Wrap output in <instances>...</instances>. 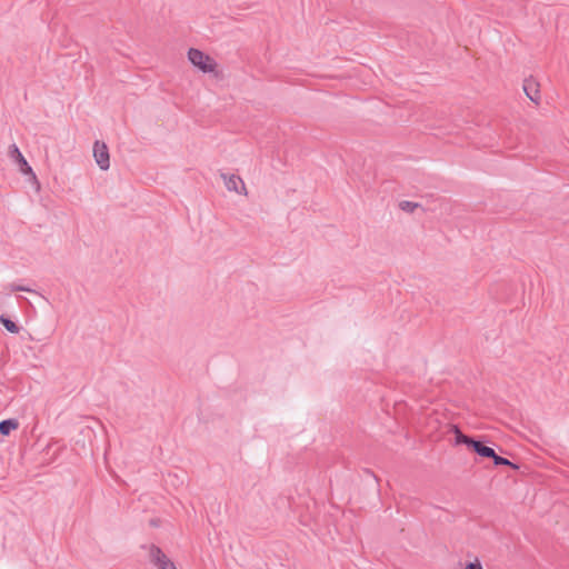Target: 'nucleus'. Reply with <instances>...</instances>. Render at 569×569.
<instances>
[{"instance_id":"obj_11","label":"nucleus","mask_w":569,"mask_h":569,"mask_svg":"<svg viewBox=\"0 0 569 569\" xmlns=\"http://www.w3.org/2000/svg\"><path fill=\"white\" fill-rule=\"evenodd\" d=\"M490 459H492L495 466H508L511 467L512 469L519 468L518 465L511 462L509 459L505 457L497 455L496 452L493 457H490Z\"/></svg>"},{"instance_id":"obj_13","label":"nucleus","mask_w":569,"mask_h":569,"mask_svg":"<svg viewBox=\"0 0 569 569\" xmlns=\"http://www.w3.org/2000/svg\"><path fill=\"white\" fill-rule=\"evenodd\" d=\"M10 289H11V291H24V292L36 293V295L40 296L42 299H44L46 301H48L46 297H43L42 295H40L36 290H33V289H31L29 287H26V286H19V284H13L12 283V284H10Z\"/></svg>"},{"instance_id":"obj_12","label":"nucleus","mask_w":569,"mask_h":569,"mask_svg":"<svg viewBox=\"0 0 569 569\" xmlns=\"http://www.w3.org/2000/svg\"><path fill=\"white\" fill-rule=\"evenodd\" d=\"M420 204L413 201L403 200L399 203V208L406 212H413Z\"/></svg>"},{"instance_id":"obj_6","label":"nucleus","mask_w":569,"mask_h":569,"mask_svg":"<svg viewBox=\"0 0 569 569\" xmlns=\"http://www.w3.org/2000/svg\"><path fill=\"white\" fill-rule=\"evenodd\" d=\"M523 91H525L526 96L532 102H535V103L539 102V99H540L539 84L536 82V80H533L532 78L525 79V81H523Z\"/></svg>"},{"instance_id":"obj_4","label":"nucleus","mask_w":569,"mask_h":569,"mask_svg":"<svg viewBox=\"0 0 569 569\" xmlns=\"http://www.w3.org/2000/svg\"><path fill=\"white\" fill-rule=\"evenodd\" d=\"M150 558L158 569H177L176 565L166 556L161 548L154 545L151 546Z\"/></svg>"},{"instance_id":"obj_3","label":"nucleus","mask_w":569,"mask_h":569,"mask_svg":"<svg viewBox=\"0 0 569 569\" xmlns=\"http://www.w3.org/2000/svg\"><path fill=\"white\" fill-rule=\"evenodd\" d=\"M93 157L101 170H108L110 167V154L104 142L97 140L93 144Z\"/></svg>"},{"instance_id":"obj_2","label":"nucleus","mask_w":569,"mask_h":569,"mask_svg":"<svg viewBox=\"0 0 569 569\" xmlns=\"http://www.w3.org/2000/svg\"><path fill=\"white\" fill-rule=\"evenodd\" d=\"M9 156L11 159H13L18 166L19 170L24 176H30L32 180L37 181V176L33 172L31 166L28 163L21 151L19 150L18 146L16 143H12L9 147Z\"/></svg>"},{"instance_id":"obj_8","label":"nucleus","mask_w":569,"mask_h":569,"mask_svg":"<svg viewBox=\"0 0 569 569\" xmlns=\"http://www.w3.org/2000/svg\"><path fill=\"white\" fill-rule=\"evenodd\" d=\"M452 432L455 433V445H465L470 449L471 442H473L475 438L465 435L460 428L456 425L452 426Z\"/></svg>"},{"instance_id":"obj_7","label":"nucleus","mask_w":569,"mask_h":569,"mask_svg":"<svg viewBox=\"0 0 569 569\" xmlns=\"http://www.w3.org/2000/svg\"><path fill=\"white\" fill-rule=\"evenodd\" d=\"M470 450L482 458H490L495 456V449L486 446V443L481 440L475 439L471 442Z\"/></svg>"},{"instance_id":"obj_10","label":"nucleus","mask_w":569,"mask_h":569,"mask_svg":"<svg viewBox=\"0 0 569 569\" xmlns=\"http://www.w3.org/2000/svg\"><path fill=\"white\" fill-rule=\"evenodd\" d=\"M0 322L10 333H19L20 327L6 315L0 316Z\"/></svg>"},{"instance_id":"obj_5","label":"nucleus","mask_w":569,"mask_h":569,"mask_svg":"<svg viewBox=\"0 0 569 569\" xmlns=\"http://www.w3.org/2000/svg\"><path fill=\"white\" fill-rule=\"evenodd\" d=\"M221 178L223 179L224 186L229 191H234L237 193H242V191H246L244 182L239 176L221 173Z\"/></svg>"},{"instance_id":"obj_1","label":"nucleus","mask_w":569,"mask_h":569,"mask_svg":"<svg viewBox=\"0 0 569 569\" xmlns=\"http://www.w3.org/2000/svg\"><path fill=\"white\" fill-rule=\"evenodd\" d=\"M188 59L194 67L204 73L212 72L217 66L210 56L196 48H190L188 50Z\"/></svg>"},{"instance_id":"obj_9","label":"nucleus","mask_w":569,"mask_h":569,"mask_svg":"<svg viewBox=\"0 0 569 569\" xmlns=\"http://www.w3.org/2000/svg\"><path fill=\"white\" fill-rule=\"evenodd\" d=\"M19 428V422L14 418H9L0 421V435L9 436L11 431Z\"/></svg>"},{"instance_id":"obj_14","label":"nucleus","mask_w":569,"mask_h":569,"mask_svg":"<svg viewBox=\"0 0 569 569\" xmlns=\"http://www.w3.org/2000/svg\"><path fill=\"white\" fill-rule=\"evenodd\" d=\"M466 569H483L479 560L468 562Z\"/></svg>"}]
</instances>
